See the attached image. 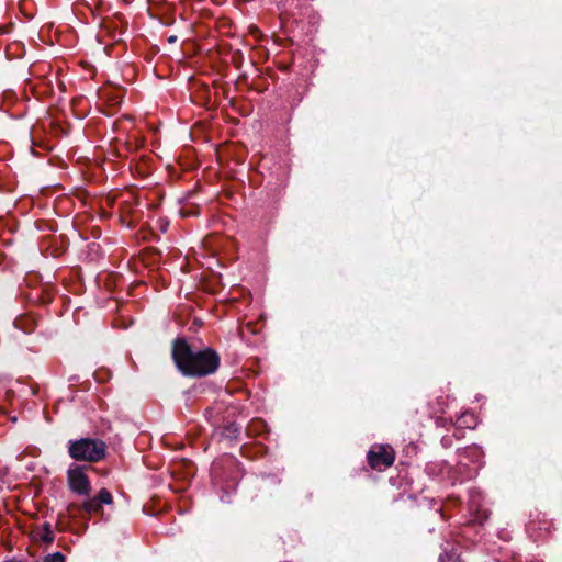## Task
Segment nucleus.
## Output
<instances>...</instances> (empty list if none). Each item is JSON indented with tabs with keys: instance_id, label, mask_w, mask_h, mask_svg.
I'll return each mask as SVG.
<instances>
[{
	"instance_id": "nucleus-7",
	"label": "nucleus",
	"mask_w": 562,
	"mask_h": 562,
	"mask_svg": "<svg viewBox=\"0 0 562 562\" xmlns=\"http://www.w3.org/2000/svg\"><path fill=\"white\" fill-rule=\"evenodd\" d=\"M47 562H65V558L60 553H54L47 557Z\"/></svg>"
},
{
	"instance_id": "nucleus-6",
	"label": "nucleus",
	"mask_w": 562,
	"mask_h": 562,
	"mask_svg": "<svg viewBox=\"0 0 562 562\" xmlns=\"http://www.w3.org/2000/svg\"><path fill=\"white\" fill-rule=\"evenodd\" d=\"M95 498L98 499L99 504L102 506L103 504L105 505H110L112 504L113 502V497H112V494L106 490V488H102L99 491L98 495L95 496Z\"/></svg>"
},
{
	"instance_id": "nucleus-5",
	"label": "nucleus",
	"mask_w": 562,
	"mask_h": 562,
	"mask_svg": "<svg viewBox=\"0 0 562 562\" xmlns=\"http://www.w3.org/2000/svg\"><path fill=\"white\" fill-rule=\"evenodd\" d=\"M86 497L87 499L81 504L82 510H85L88 514L99 513L102 506L99 504L98 499L95 497Z\"/></svg>"
},
{
	"instance_id": "nucleus-2",
	"label": "nucleus",
	"mask_w": 562,
	"mask_h": 562,
	"mask_svg": "<svg viewBox=\"0 0 562 562\" xmlns=\"http://www.w3.org/2000/svg\"><path fill=\"white\" fill-rule=\"evenodd\" d=\"M68 452L77 461L98 462L105 456V443L91 438L71 440Z\"/></svg>"
},
{
	"instance_id": "nucleus-1",
	"label": "nucleus",
	"mask_w": 562,
	"mask_h": 562,
	"mask_svg": "<svg viewBox=\"0 0 562 562\" xmlns=\"http://www.w3.org/2000/svg\"><path fill=\"white\" fill-rule=\"evenodd\" d=\"M172 357L179 370L187 375L211 374L220 363V358L214 351L205 349L193 352L183 340L175 342Z\"/></svg>"
},
{
	"instance_id": "nucleus-4",
	"label": "nucleus",
	"mask_w": 562,
	"mask_h": 562,
	"mask_svg": "<svg viewBox=\"0 0 562 562\" xmlns=\"http://www.w3.org/2000/svg\"><path fill=\"white\" fill-rule=\"evenodd\" d=\"M67 484L69 490L79 496H89L91 482L83 467L72 465L67 471Z\"/></svg>"
},
{
	"instance_id": "nucleus-3",
	"label": "nucleus",
	"mask_w": 562,
	"mask_h": 562,
	"mask_svg": "<svg viewBox=\"0 0 562 562\" xmlns=\"http://www.w3.org/2000/svg\"><path fill=\"white\" fill-rule=\"evenodd\" d=\"M371 469L382 471L390 468L395 460V451L390 445H374L367 454Z\"/></svg>"
}]
</instances>
